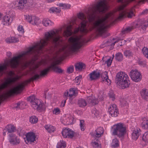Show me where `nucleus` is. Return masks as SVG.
Segmentation results:
<instances>
[{
	"label": "nucleus",
	"instance_id": "44",
	"mask_svg": "<svg viewBox=\"0 0 148 148\" xmlns=\"http://www.w3.org/2000/svg\"><path fill=\"white\" fill-rule=\"evenodd\" d=\"M92 144L94 148H100L98 143L95 142H92Z\"/></svg>",
	"mask_w": 148,
	"mask_h": 148
},
{
	"label": "nucleus",
	"instance_id": "42",
	"mask_svg": "<svg viewBox=\"0 0 148 148\" xmlns=\"http://www.w3.org/2000/svg\"><path fill=\"white\" fill-rule=\"evenodd\" d=\"M92 114H93L95 116H97L99 114L98 111L95 108L92 110Z\"/></svg>",
	"mask_w": 148,
	"mask_h": 148
},
{
	"label": "nucleus",
	"instance_id": "32",
	"mask_svg": "<svg viewBox=\"0 0 148 148\" xmlns=\"http://www.w3.org/2000/svg\"><path fill=\"white\" fill-rule=\"evenodd\" d=\"M49 10L51 13L56 12L57 13H60L61 11V10L60 8L55 7H52L50 8Z\"/></svg>",
	"mask_w": 148,
	"mask_h": 148
},
{
	"label": "nucleus",
	"instance_id": "20",
	"mask_svg": "<svg viewBox=\"0 0 148 148\" xmlns=\"http://www.w3.org/2000/svg\"><path fill=\"white\" fill-rule=\"evenodd\" d=\"M5 41L7 43L10 44L18 42L19 41V40L16 37H10L7 38L5 40Z\"/></svg>",
	"mask_w": 148,
	"mask_h": 148
},
{
	"label": "nucleus",
	"instance_id": "46",
	"mask_svg": "<svg viewBox=\"0 0 148 148\" xmlns=\"http://www.w3.org/2000/svg\"><path fill=\"white\" fill-rule=\"evenodd\" d=\"M142 51L143 55L145 56L147 55L146 53L148 52V49L146 47H144L142 49Z\"/></svg>",
	"mask_w": 148,
	"mask_h": 148
},
{
	"label": "nucleus",
	"instance_id": "6",
	"mask_svg": "<svg viewBox=\"0 0 148 148\" xmlns=\"http://www.w3.org/2000/svg\"><path fill=\"white\" fill-rule=\"evenodd\" d=\"M28 100L30 101L32 107L34 109L40 112L45 109L44 104L41 103L40 101L34 96H30Z\"/></svg>",
	"mask_w": 148,
	"mask_h": 148
},
{
	"label": "nucleus",
	"instance_id": "29",
	"mask_svg": "<svg viewBox=\"0 0 148 148\" xmlns=\"http://www.w3.org/2000/svg\"><path fill=\"white\" fill-rule=\"evenodd\" d=\"M6 127L7 131L9 133L14 132L16 129L14 126L11 125H7Z\"/></svg>",
	"mask_w": 148,
	"mask_h": 148
},
{
	"label": "nucleus",
	"instance_id": "50",
	"mask_svg": "<svg viewBox=\"0 0 148 148\" xmlns=\"http://www.w3.org/2000/svg\"><path fill=\"white\" fill-rule=\"evenodd\" d=\"M112 60H111L110 58L108 59L107 61H106V63L108 66H109L111 65L112 62Z\"/></svg>",
	"mask_w": 148,
	"mask_h": 148
},
{
	"label": "nucleus",
	"instance_id": "26",
	"mask_svg": "<svg viewBox=\"0 0 148 148\" xmlns=\"http://www.w3.org/2000/svg\"><path fill=\"white\" fill-rule=\"evenodd\" d=\"M42 23L45 26L52 25L53 24V22L48 19H44L42 21Z\"/></svg>",
	"mask_w": 148,
	"mask_h": 148
},
{
	"label": "nucleus",
	"instance_id": "23",
	"mask_svg": "<svg viewBox=\"0 0 148 148\" xmlns=\"http://www.w3.org/2000/svg\"><path fill=\"white\" fill-rule=\"evenodd\" d=\"M45 128L49 133L53 132L56 130V128L54 126L50 125H45Z\"/></svg>",
	"mask_w": 148,
	"mask_h": 148
},
{
	"label": "nucleus",
	"instance_id": "61",
	"mask_svg": "<svg viewBox=\"0 0 148 148\" xmlns=\"http://www.w3.org/2000/svg\"><path fill=\"white\" fill-rule=\"evenodd\" d=\"M8 56H9V57H10V56H11V53L10 52H9L7 53Z\"/></svg>",
	"mask_w": 148,
	"mask_h": 148
},
{
	"label": "nucleus",
	"instance_id": "64",
	"mask_svg": "<svg viewBox=\"0 0 148 148\" xmlns=\"http://www.w3.org/2000/svg\"><path fill=\"white\" fill-rule=\"evenodd\" d=\"M3 134L4 136H5L6 134V133L5 132H3Z\"/></svg>",
	"mask_w": 148,
	"mask_h": 148
},
{
	"label": "nucleus",
	"instance_id": "1",
	"mask_svg": "<svg viewBox=\"0 0 148 148\" xmlns=\"http://www.w3.org/2000/svg\"><path fill=\"white\" fill-rule=\"evenodd\" d=\"M128 76L124 72H119L116 75L115 81L122 89L128 88L130 84Z\"/></svg>",
	"mask_w": 148,
	"mask_h": 148
},
{
	"label": "nucleus",
	"instance_id": "31",
	"mask_svg": "<svg viewBox=\"0 0 148 148\" xmlns=\"http://www.w3.org/2000/svg\"><path fill=\"white\" fill-rule=\"evenodd\" d=\"M69 92V96L70 97H72L73 96H76L77 95V94L75 90L73 88L70 89Z\"/></svg>",
	"mask_w": 148,
	"mask_h": 148
},
{
	"label": "nucleus",
	"instance_id": "13",
	"mask_svg": "<svg viewBox=\"0 0 148 148\" xmlns=\"http://www.w3.org/2000/svg\"><path fill=\"white\" fill-rule=\"evenodd\" d=\"M36 138L35 134L32 132L28 133L26 136V140L28 143H30L34 142L36 140Z\"/></svg>",
	"mask_w": 148,
	"mask_h": 148
},
{
	"label": "nucleus",
	"instance_id": "47",
	"mask_svg": "<svg viewBox=\"0 0 148 148\" xmlns=\"http://www.w3.org/2000/svg\"><path fill=\"white\" fill-rule=\"evenodd\" d=\"M82 77V76L81 75H79L76 77L75 78V81H76V82L77 83H79L81 80Z\"/></svg>",
	"mask_w": 148,
	"mask_h": 148
},
{
	"label": "nucleus",
	"instance_id": "35",
	"mask_svg": "<svg viewBox=\"0 0 148 148\" xmlns=\"http://www.w3.org/2000/svg\"><path fill=\"white\" fill-rule=\"evenodd\" d=\"M108 95L112 101H114L115 99L114 94L113 91L112 90H111L109 91L108 93Z\"/></svg>",
	"mask_w": 148,
	"mask_h": 148
},
{
	"label": "nucleus",
	"instance_id": "37",
	"mask_svg": "<svg viewBox=\"0 0 148 148\" xmlns=\"http://www.w3.org/2000/svg\"><path fill=\"white\" fill-rule=\"evenodd\" d=\"M142 140L145 142H148V132H145L144 134Z\"/></svg>",
	"mask_w": 148,
	"mask_h": 148
},
{
	"label": "nucleus",
	"instance_id": "43",
	"mask_svg": "<svg viewBox=\"0 0 148 148\" xmlns=\"http://www.w3.org/2000/svg\"><path fill=\"white\" fill-rule=\"evenodd\" d=\"M126 42V40L123 39L121 40L119 39V41L118 42H119V45L120 46H123L125 45Z\"/></svg>",
	"mask_w": 148,
	"mask_h": 148
},
{
	"label": "nucleus",
	"instance_id": "49",
	"mask_svg": "<svg viewBox=\"0 0 148 148\" xmlns=\"http://www.w3.org/2000/svg\"><path fill=\"white\" fill-rule=\"evenodd\" d=\"M18 30L19 32H20L22 33H24V30L23 27L21 26H18Z\"/></svg>",
	"mask_w": 148,
	"mask_h": 148
},
{
	"label": "nucleus",
	"instance_id": "39",
	"mask_svg": "<svg viewBox=\"0 0 148 148\" xmlns=\"http://www.w3.org/2000/svg\"><path fill=\"white\" fill-rule=\"evenodd\" d=\"M80 125L81 128V129L82 131H84L85 129V126L84 125V121L82 120H81L80 121Z\"/></svg>",
	"mask_w": 148,
	"mask_h": 148
},
{
	"label": "nucleus",
	"instance_id": "38",
	"mask_svg": "<svg viewBox=\"0 0 148 148\" xmlns=\"http://www.w3.org/2000/svg\"><path fill=\"white\" fill-rule=\"evenodd\" d=\"M124 54L126 57H130L133 55L132 53L129 50H126L124 52Z\"/></svg>",
	"mask_w": 148,
	"mask_h": 148
},
{
	"label": "nucleus",
	"instance_id": "10",
	"mask_svg": "<svg viewBox=\"0 0 148 148\" xmlns=\"http://www.w3.org/2000/svg\"><path fill=\"white\" fill-rule=\"evenodd\" d=\"M108 111L110 115L112 117H117L119 114L118 110L116 108V106L114 104L111 105L108 108Z\"/></svg>",
	"mask_w": 148,
	"mask_h": 148
},
{
	"label": "nucleus",
	"instance_id": "4",
	"mask_svg": "<svg viewBox=\"0 0 148 148\" xmlns=\"http://www.w3.org/2000/svg\"><path fill=\"white\" fill-rule=\"evenodd\" d=\"M78 18L80 20V23L79 27L74 31V33H76L79 31L84 33L87 32L88 30L87 29L86 26L87 21L86 18L83 13H80L78 15Z\"/></svg>",
	"mask_w": 148,
	"mask_h": 148
},
{
	"label": "nucleus",
	"instance_id": "40",
	"mask_svg": "<svg viewBox=\"0 0 148 148\" xmlns=\"http://www.w3.org/2000/svg\"><path fill=\"white\" fill-rule=\"evenodd\" d=\"M32 16L28 15L24 16L25 20L29 23L31 22Z\"/></svg>",
	"mask_w": 148,
	"mask_h": 148
},
{
	"label": "nucleus",
	"instance_id": "59",
	"mask_svg": "<svg viewBox=\"0 0 148 148\" xmlns=\"http://www.w3.org/2000/svg\"><path fill=\"white\" fill-rule=\"evenodd\" d=\"M59 5L60 7H62V8H64V6L65 5V4H63L62 3H59Z\"/></svg>",
	"mask_w": 148,
	"mask_h": 148
},
{
	"label": "nucleus",
	"instance_id": "8",
	"mask_svg": "<svg viewBox=\"0 0 148 148\" xmlns=\"http://www.w3.org/2000/svg\"><path fill=\"white\" fill-rule=\"evenodd\" d=\"M15 16V14L14 11H9L5 16L3 17L2 21L3 24L8 25H10Z\"/></svg>",
	"mask_w": 148,
	"mask_h": 148
},
{
	"label": "nucleus",
	"instance_id": "51",
	"mask_svg": "<svg viewBox=\"0 0 148 148\" xmlns=\"http://www.w3.org/2000/svg\"><path fill=\"white\" fill-rule=\"evenodd\" d=\"M93 97H92L89 96L87 97V100L88 103L90 104L91 102H92V101L93 99Z\"/></svg>",
	"mask_w": 148,
	"mask_h": 148
},
{
	"label": "nucleus",
	"instance_id": "21",
	"mask_svg": "<svg viewBox=\"0 0 148 148\" xmlns=\"http://www.w3.org/2000/svg\"><path fill=\"white\" fill-rule=\"evenodd\" d=\"M140 93L142 98L145 100L148 101V90L147 89H143L140 91Z\"/></svg>",
	"mask_w": 148,
	"mask_h": 148
},
{
	"label": "nucleus",
	"instance_id": "48",
	"mask_svg": "<svg viewBox=\"0 0 148 148\" xmlns=\"http://www.w3.org/2000/svg\"><path fill=\"white\" fill-rule=\"evenodd\" d=\"M60 112V110L58 108L54 109L53 112L54 114H56L59 113Z\"/></svg>",
	"mask_w": 148,
	"mask_h": 148
},
{
	"label": "nucleus",
	"instance_id": "5",
	"mask_svg": "<svg viewBox=\"0 0 148 148\" xmlns=\"http://www.w3.org/2000/svg\"><path fill=\"white\" fill-rule=\"evenodd\" d=\"M126 132V128L123 123H119L113 125V135H117L119 138L123 136Z\"/></svg>",
	"mask_w": 148,
	"mask_h": 148
},
{
	"label": "nucleus",
	"instance_id": "33",
	"mask_svg": "<svg viewBox=\"0 0 148 148\" xmlns=\"http://www.w3.org/2000/svg\"><path fill=\"white\" fill-rule=\"evenodd\" d=\"M83 64L82 63H76L75 65L76 71L81 70L83 67Z\"/></svg>",
	"mask_w": 148,
	"mask_h": 148
},
{
	"label": "nucleus",
	"instance_id": "19",
	"mask_svg": "<svg viewBox=\"0 0 148 148\" xmlns=\"http://www.w3.org/2000/svg\"><path fill=\"white\" fill-rule=\"evenodd\" d=\"M101 76L103 79V82H107V83L109 84H110V80L109 79L107 73L106 71L102 73L101 75Z\"/></svg>",
	"mask_w": 148,
	"mask_h": 148
},
{
	"label": "nucleus",
	"instance_id": "16",
	"mask_svg": "<svg viewBox=\"0 0 148 148\" xmlns=\"http://www.w3.org/2000/svg\"><path fill=\"white\" fill-rule=\"evenodd\" d=\"M140 130L139 128L135 129L132 134V138L134 140H136L140 134Z\"/></svg>",
	"mask_w": 148,
	"mask_h": 148
},
{
	"label": "nucleus",
	"instance_id": "62",
	"mask_svg": "<svg viewBox=\"0 0 148 148\" xmlns=\"http://www.w3.org/2000/svg\"><path fill=\"white\" fill-rule=\"evenodd\" d=\"M20 106V104L19 103H18L17 104V106H16V108H18L19 107V106Z\"/></svg>",
	"mask_w": 148,
	"mask_h": 148
},
{
	"label": "nucleus",
	"instance_id": "36",
	"mask_svg": "<svg viewBox=\"0 0 148 148\" xmlns=\"http://www.w3.org/2000/svg\"><path fill=\"white\" fill-rule=\"evenodd\" d=\"M134 28L133 27H130L126 28L122 32L123 34L128 33L131 31Z\"/></svg>",
	"mask_w": 148,
	"mask_h": 148
},
{
	"label": "nucleus",
	"instance_id": "60",
	"mask_svg": "<svg viewBox=\"0 0 148 148\" xmlns=\"http://www.w3.org/2000/svg\"><path fill=\"white\" fill-rule=\"evenodd\" d=\"M66 102V100H65L64 101V103L62 102L61 105L62 107H64L65 106Z\"/></svg>",
	"mask_w": 148,
	"mask_h": 148
},
{
	"label": "nucleus",
	"instance_id": "53",
	"mask_svg": "<svg viewBox=\"0 0 148 148\" xmlns=\"http://www.w3.org/2000/svg\"><path fill=\"white\" fill-rule=\"evenodd\" d=\"M35 20V23H36L35 25L38 24V23L40 22V21H39V19L37 17H36V19Z\"/></svg>",
	"mask_w": 148,
	"mask_h": 148
},
{
	"label": "nucleus",
	"instance_id": "45",
	"mask_svg": "<svg viewBox=\"0 0 148 148\" xmlns=\"http://www.w3.org/2000/svg\"><path fill=\"white\" fill-rule=\"evenodd\" d=\"M90 104L93 105H95L98 103V101L97 99L93 98Z\"/></svg>",
	"mask_w": 148,
	"mask_h": 148
},
{
	"label": "nucleus",
	"instance_id": "22",
	"mask_svg": "<svg viewBox=\"0 0 148 148\" xmlns=\"http://www.w3.org/2000/svg\"><path fill=\"white\" fill-rule=\"evenodd\" d=\"M27 1V0H20L18 3V7L19 9H23L26 5Z\"/></svg>",
	"mask_w": 148,
	"mask_h": 148
},
{
	"label": "nucleus",
	"instance_id": "25",
	"mask_svg": "<svg viewBox=\"0 0 148 148\" xmlns=\"http://www.w3.org/2000/svg\"><path fill=\"white\" fill-rule=\"evenodd\" d=\"M142 126L143 129L148 130V120L145 118H143L142 120Z\"/></svg>",
	"mask_w": 148,
	"mask_h": 148
},
{
	"label": "nucleus",
	"instance_id": "63",
	"mask_svg": "<svg viewBox=\"0 0 148 148\" xmlns=\"http://www.w3.org/2000/svg\"><path fill=\"white\" fill-rule=\"evenodd\" d=\"M148 12V10H146L144 11V12L145 13H147Z\"/></svg>",
	"mask_w": 148,
	"mask_h": 148
},
{
	"label": "nucleus",
	"instance_id": "12",
	"mask_svg": "<svg viewBox=\"0 0 148 148\" xmlns=\"http://www.w3.org/2000/svg\"><path fill=\"white\" fill-rule=\"evenodd\" d=\"M62 136L65 138H71L74 135L73 131L69 128H66L63 129L62 132Z\"/></svg>",
	"mask_w": 148,
	"mask_h": 148
},
{
	"label": "nucleus",
	"instance_id": "54",
	"mask_svg": "<svg viewBox=\"0 0 148 148\" xmlns=\"http://www.w3.org/2000/svg\"><path fill=\"white\" fill-rule=\"evenodd\" d=\"M138 63L140 65H144L143 62L142 61L140 60H138Z\"/></svg>",
	"mask_w": 148,
	"mask_h": 148
},
{
	"label": "nucleus",
	"instance_id": "7",
	"mask_svg": "<svg viewBox=\"0 0 148 148\" xmlns=\"http://www.w3.org/2000/svg\"><path fill=\"white\" fill-rule=\"evenodd\" d=\"M8 74L10 77L0 87L1 89H3L8 87L9 85L15 82L19 78V77L17 75L13 77L15 75V73L13 71H9Z\"/></svg>",
	"mask_w": 148,
	"mask_h": 148
},
{
	"label": "nucleus",
	"instance_id": "58",
	"mask_svg": "<svg viewBox=\"0 0 148 148\" xmlns=\"http://www.w3.org/2000/svg\"><path fill=\"white\" fill-rule=\"evenodd\" d=\"M70 7V5L69 4H65L64 8L69 9Z\"/></svg>",
	"mask_w": 148,
	"mask_h": 148
},
{
	"label": "nucleus",
	"instance_id": "28",
	"mask_svg": "<svg viewBox=\"0 0 148 148\" xmlns=\"http://www.w3.org/2000/svg\"><path fill=\"white\" fill-rule=\"evenodd\" d=\"M123 55L121 53L119 52L115 54V59L118 61H121L123 60Z\"/></svg>",
	"mask_w": 148,
	"mask_h": 148
},
{
	"label": "nucleus",
	"instance_id": "34",
	"mask_svg": "<svg viewBox=\"0 0 148 148\" xmlns=\"http://www.w3.org/2000/svg\"><path fill=\"white\" fill-rule=\"evenodd\" d=\"M38 121V119L36 116H32L30 118L29 121L32 124L36 123Z\"/></svg>",
	"mask_w": 148,
	"mask_h": 148
},
{
	"label": "nucleus",
	"instance_id": "30",
	"mask_svg": "<svg viewBox=\"0 0 148 148\" xmlns=\"http://www.w3.org/2000/svg\"><path fill=\"white\" fill-rule=\"evenodd\" d=\"M119 146V141L116 138H114L112 140V147L113 148L118 147Z\"/></svg>",
	"mask_w": 148,
	"mask_h": 148
},
{
	"label": "nucleus",
	"instance_id": "14",
	"mask_svg": "<svg viewBox=\"0 0 148 148\" xmlns=\"http://www.w3.org/2000/svg\"><path fill=\"white\" fill-rule=\"evenodd\" d=\"M101 75L100 72L94 71L89 74V76L90 80H93L99 78Z\"/></svg>",
	"mask_w": 148,
	"mask_h": 148
},
{
	"label": "nucleus",
	"instance_id": "52",
	"mask_svg": "<svg viewBox=\"0 0 148 148\" xmlns=\"http://www.w3.org/2000/svg\"><path fill=\"white\" fill-rule=\"evenodd\" d=\"M36 16H32V19L31 22L30 23L32 24L33 25H35L36 23H35V19H36Z\"/></svg>",
	"mask_w": 148,
	"mask_h": 148
},
{
	"label": "nucleus",
	"instance_id": "24",
	"mask_svg": "<svg viewBox=\"0 0 148 148\" xmlns=\"http://www.w3.org/2000/svg\"><path fill=\"white\" fill-rule=\"evenodd\" d=\"M78 105L80 107L83 108L86 106L87 103L84 99H80L78 100Z\"/></svg>",
	"mask_w": 148,
	"mask_h": 148
},
{
	"label": "nucleus",
	"instance_id": "27",
	"mask_svg": "<svg viewBox=\"0 0 148 148\" xmlns=\"http://www.w3.org/2000/svg\"><path fill=\"white\" fill-rule=\"evenodd\" d=\"M66 147L65 142L63 140H60L57 144V148H64Z\"/></svg>",
	"mask_w": 148,
	"mask_h": 148
},
{
	"label": "nucleus",
	"instance_id": "11",
	"mask_svg": "<svg viewBox=\"0 0 148 148\" xmlns=\"http://www.w3.org/2000/svg\"><path fill=\"white\" fill-rule=\"evenodd\" d=\"M9 135V140L11 144L14 145H17L19 144L20 139L16 135L13 134H10Z\"/></svg>",
	"mask_w": 148,
	"mask_h": 148
},
{
	"label": "nucleus",
	"instance_id": "41",
	"mask_svg": "<svg viewBox=\"0 0 148 148\" xmlns=\"http://www.w3.org/2000/svg\"><path fill=\"white\" fill-rule=\"evenodd\" d=\"M74 70V67L73 66H70L67 69V72L70 73H72Z\"/></svg>",
	"mask_w": 148,
	"mask_h": 148
},
{
	"label": "nucleus",
	"instance_id": "56",
	"mask_svg": "<svg viewBox=\"0 0 148 148\" xmlns=\"http://www.w3.org/2000/svg\"><path fill=\"white\" fill-rule=\"evenodd\" d=\"M127 102L125 101H123L121 103V105H122V106H123L127 105Z\"/></svg>",
	"mask_w": 148,
	"mask_h": 148
},
{
	"label": "nucleus",
	"instance_id": "17",
	"mask_svg": "<svg viewBox=\"0 0 148 148\" xmlns=\"http://www.w3.org/2000/svg\"><path fill=\"white\" fill-rule=\"evenodd\" d=\"M72 26L71 25H70L67 26L66 29L64 32L63 36L67 37L71 36L73 34V32L72 30Z\"/></svg>",
	"mask_w": 148,
	"mask_h": 148
},
{
	"label": "nucleus",
	"instance_id": "57",
	"mask_svg": "<svg viewBox=\"0 0 148 148\" xmlns=\"http://www.w3.org/2000/svg\"><path fill=\"white\" fill-rule=\"evenodd\" d=\"M119 41V39H117L114 42H113V43H112L111 44V46L113 47L115 45V44L116 42H118Z\"/></svg>",
	"mask_w": 148,
	"mask_h": 148
},
{
	"label": "nucleus",
	"instance_id": "18",
	"mask_svg": "<svg viewBox=\"0 0 148 148\" xmlns=\"http://www.w3.org/2000/svg\"><path fill=\"white\" fill-rule=\"evenodd\" d=\"M103 133V128L100 127L97 128L95 131L94 135L96 137L99 138L101 136Z\"/></svg>",
	"mask_w": 148,
	"mask_h": 148
},
{
	"label": "nucleus",
	"instance_id": "2",
	"mask_svg": "<svg viewBox=\"0 0 148 148\" xmlns=\"http://www.w3.org/2000/svg\"><path fill=\"white\" fill-rule=\"evenodd\" d=\"M56 64H51L50 66L47 68H45L41 71L40 75L36 74L33 76L31 78L32 80H35L37 79H39L40 76H44L47 75L50 69H51L53 71L56 73H61L63 72V70L61 68L57 66Z\"/></svg>",
	"mask_w": 148,
	"mask_h": 148
},
{
	"label": "nucleus",
	"instance_id": "55",
	"mask_svg": "<svg viewBox=\"0 0 148 148\" xmlns=\"http://www.w3.org/2000/svg\"><path fill=\"white\" fill-rule=\"evenodd\" d=\"M69 92L68 91L65 92L63 95L64 97H66L69 96Z\"/></svg>",
	"mask_w": 148,
	"mask_h": 148
},
{
	"label": "nucleus",
	"instance_id": "3",
	"mask_svg": "<svg viewBox=\"0 0 148 148\" xmlns=\"http://www.w3.org/2000/svg\"><path fill=\"white\" fill-rule=\"evenodd\" d=\"M69 44L68 46L67 51L65 53H70L75 52L81 47L80 42L77 39L70 38L69 39Z\"/></svg>",
	"mask_w": 148,
	"mask_h": 148
},
{
	"label": "nucleus",
	"instance_id": "9",
	"mask_svg": "<svg viewBox=\"0 0 148 148\" xmlns=\"http://www.w3.org/2000/svg\"><path fill=\"white\" fill-rule=\"evenodd\" d=\"M129 75L132 80L135 82H139L141 79V74L140 73L136 70H132L130 72Z\"/></svg>",
	"mask_w": 148,
	"mask_h": 148
},
{
	"label": "nucleus",
	"instance_id": "15",
	"mask_svg": "<svg viewBox=\"0 0 148 148\" xmlns=\"http://www.w3.org/2000/svg\"><path fill=\"white\" fill-rule=\"evenodd\" d=\"M136 25L138 26L137 27L142 29L143 30H145L148 26V22L145 21H141L138 23H136Z\"/></svg>",
	"mask_w": 148,
	"mask_h": 148
}]
</instances>
